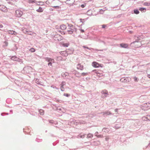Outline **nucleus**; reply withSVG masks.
Returning a JSON list of instances; mask_svg holds the SVG:
<instances>
[{
    "instance_id": "nucleus-1",
    "label": "nucleus",
    "mask_w": 150,
    "mask_h": 150,
    "mask_svg": "<svg viewBox=\"0 0 150 150\" xmlns=\"http://www.w3.org/2000/svg\"><path fill=\"white\" fill-rule=\"evenodd\" d=\"M141 108L144 110L150 109V103H147L143 104L141 106Z\"/></svg>"
},
{
    "instance_id": "nucleus-2",
    "label": "nucleus",
    "mask_w": 150,
    "mask_h": 150,
    "mask_svg": "<svg viewBox=\"0 0 150 150\" xmlns=\"http://www.w3.org/2000/svg\"><path fill=\"white\" fill-rule=\"evenodd\" d=\"M45 59L46 61L49 62L48 64V65L49 66H52V63L54 62V59L49 57H46Z\"/></svg>"
},
{
    "instance_id": "nucleus-3",
    "label": "nucleus",
    "mask_w": 150,
    "mask_h": 150,
    "mask_svg": "<svg viewBox=\"0 0 150 150\" xmlns=\"http://www.w3.org/2000/svg\"><path fill=\"white\" fill-rule=\"evenodd\" d=\"M24 69L25 70L26 72H28V73L33 71V69L30 66L25 67Z\"/></svg>"
},
{
    "instance_id": "nucleus-4",
    "label": "nucleus",
    "mask_w": 150,
    "mask_h": 150,
    "mask_svg": "<svg viewBox=\"0 0 150 150\" xmlns=\"http://www.w3.org/2000/svg\"><path fill=\"white\" fill-rule=\"evenodd\" d=\"M23 14L22 11L19 10H17L16 11V16L17 17H21Z\"/></svg>"
},
{
    "instance_id": "nucleus-5",
    "label": "nucleus",
    "mask_w": 150,
    "mask_h": 150,
    "mask_svg": "<svg viewBox=\"0 0 150 150\" xmlns=\"http://www.w3.org/2000/svg\"><path fill=\"white\" fill-rule=\"evenodd\" d=\"M101 93L102 94V97L103 98L106 97L107 95H108V91L105 90L102 91H101Z\"/></svg>"
},
{
    "instance_id": "nucleus-6",
    "label": "nucleus",
    "mask_w": 150,
    "mask_h": 150,
    "mask_svg": "<svg viewBox=\"0 0 150 150\" xmlns=\"http://www.w3.org/2000/svg\"><path fill=\"white\" fill-rule=\"evenodd\" d=\"M54 39L56 41H60L62 39L61 37L59 35H55L54 37Z\"/></svg>"
},
{
    "instance_id": "nucleus-7",
    "label": "nucleus",
    "mask_w": 150,
    "mask_h": 150,
    "mask_svg": "<svg viewBox=\"0 0 150 150\" xmlns=\"http://www.w3.org/2000/svg\"><path fill=\"white\" fill-rule=\"evenodd\" d=\"M72 28H69V30H68L67 31L68 32H76L77 31V29L74 26H71Z\"/></svg>"
},
{
    "instance_id": "nucleus-8",
    "label": "nucleus",
    "mask_w": 150,
    "mask_h": 150,
    "mask_svg": "<svg viewBox=\"0 0 150 150\" xmlns=\"http://www.w3.org/2000/svg\"><path fill=\"white\" fill-rule=\"evenodd\" d=\"M11 59L13 60L17 61L18 62H20L21 61V59H20L18 58L17 57L15 56H12L11 57Z\"/></svg>"
},
{
    "instance_id": "nucleus-9",
    "label": "nucleus",
    "mask_w": 150,
    "mask_h": 150,
    "mask_svg": "<svg viewBox=\"0 0 150 150\" xmlns=\"http://www.w3.org/2000/svg\"><path fill=\"white\" fill-rule=\"evenodd\" d=\"M120 81L122 82H127L129 81V79L127 78H122L120 79Z\"/></svg>"
},
{
    "instance_id": "nucleus-10",
    "label": "nucleus",
    "mask_w": 150,
    "mask_h": 150,
    "mask_svg": "<svg viewBox=\"0 0 150 150\" xmlns=\"http://www.w3.org/2000/svg\"><path fill=\"white\" fill-rule=\"evenodd\" d=\"M0 10L4 12H6L7 11L6 8L5 6L3 5H0Z\"/></svg>"
},
{
    "instance_id": "nucleus-11",
    "label": "nucleus",
    "mask_w": 150,
    "mask_h": 150,
    "mask_svg": "<svg viewBox=\"0 0 150 150\" xmlns=\"http://www.w3.org/2000/svg\"><path fill=\"white\" fill-rule=\"evenodd\" d=\"M120 47L124 48H127L128 47V45L127 44L122 43L120 44Z\"/></svg>"
},
{
    "instance_id": "nucleus-12",
    "label": "nucleus",
    "mask_w": 150,
    "mask_h": 150,
    "mask_svg": "<svg viewBox=\"0 0 150 150\" xmlns=\"http://www.w3.org/2000/svg\"><path fill=\"white\" fill-rule=\"evenodd\" d=\"M74 0H67L65 2L69 4H71L74 3Z\"/></svg>"
},
{
    "instance_id": "nucleus-13",
    "label": "nucleus",
    "mask_w": 150,
    "mask_h": 150,
    "mask_svg": "<svg viewBox=\"0 0 150 150\" xmlns=\"http://www.w3.org/2000/svg\"><path fill=\"white\" fill-rule=\"evenodd\" d=\"M77 68V69H80L81 70L83 69V66L81 65L80 64L78 65Z\"/></svg>"
},
{
    "instance_id": "nucleus-14",
    "label": "nucleus",
    "mask_w": 150,
    "mask_h": 150,
    "mask_svg": "<svg viewBox=\"0 0 150 150\" xmlns=\"http://www.w3.org/2000/svg\"><path fill=\"white\" fill-rule=\"evenodd\" d=\"M144 120H150V115H148L146 117H143Z\"/></svg>"
},
{
    "instance_id": "nucleus-15",
    "label": "nucleus",
    "mask_w": 150,
    "mask_h": 150,
    "mask_svg": "<svg viewBox=\"0 0 150 150\" xmlns=\"http://www.w3.org/2000/svg\"><path fill=\"white\" fill-rule=\"evenodd\" d=\"M66 28V26L64 25H61L60 26V29L62 30H64Z\"/></svg>"
},
{
    "instance_id": "nucleus-16",
    "label": "nucleus",
    "mask_w": 150,
    "mask_h": 150,
    "mask_svg": "<svg viewBox=\"0 0 150 150\" xmlns=\"http://www.w3.org/2000/svg\"><path fill=\"white\" fill-rule=\"evenodd\" d=\"M93 67H98L99 66V64L95 62H94L93 63Z\"/></svg>"
},
{
    "instance_id": "nucleus-17",
    "label": "nucleus",
    "mask_w": 150,
    "mask_h": 150,
    "mask_svg": "<svg viewBox=\"0 0 150 150\" xmlns=\"http://www.w3.org/2000/svg\"><path fill=\"white\" fill-rule=\"evenodd\" d=\"M36 11L38 12H42L43 11V9L41 7H40L38 9L36 10Z\"/></svg>"
},
{
    "instance_id": "nucleus-18",
    "label": "nucleus",
    "mask_w": 150,
    "mask_h": 150,
    "mask_svg": "<svg viewBox=\"0 0 150 150\" xmlns=\"http://www.w3.org/2000/svg\"><path fill=\"white\" fill-rule=\"evenodd\" d=\"M93 137V134L89 133L88 134L87 138H92Z\"/></svg>"
},
{
    "instance_id": "nucleus-19",
    "label": "nucleus",
    "mask_w": 150,
    "mask_h": 150,
    "mask_svg": "<svg viewBox=\"0 0 150 150\" xmlns=\"http://www.w3.org/2000/svg\"><path fill=\"white\" fill-rule=\"evenodd\" d=\"M103 115L106 114L107 115H111V113L110 112L107 111L102 112Z\"/></svg>"
},
{
    "instance_id": "nucleus-20",
    "label": "nucleus",
    "mask_w": 150,
    "mask_h": 150,
    "mask_svg": "<svg viewBox=\"0 0 150 150\" xmlns=\"http://www.w3.org/2000/svg\"><path fill=\"white\" fill-rule=\"evenodd\" d=\"M103 131L105 132H107L109 131V129L106 128H104L102 130Z\"/></svg>"
},
{
    "instance_id": "nucleus-21",
    "label": "nucleus",
    "mask_w": 150,
    "mask_h": 150,
    "mask_svg": "<svg viewBox=\"0 0 150 150\" xmlns=\"http://www.w3.org/2000/svg\"><path fill=\"white\" fill-rule=\"evenodd\" d=\"M139 10L142 11L144 12L146 11V9L144 8H139Z\"/></svg>"
},
{
    "instance_id": "nucleus-22",
    "label": "nucleus",
    "mask_w": 150,
    "mask_h": 150,
    "mask_svg": "<svg viewBox=\"0 0 150 150\" xmlns=\"http://www.w3.org/2000/svg\"><path fill=\"white\" fill-rule=\"evenodd\" d=\"M39 112L40 114L41 115H43L44 114V111L42 110V109L40 110H39Z\"/></svg>"
},
{
    "instance_id": "nucleus-23",
    "label": "nucleus",
    "mask_w": 150,
    "mask_h": 150,
    "mask_svg": "<svg viewBox=\"0 0 150 150\" xmlns=\"http://www.w3.org/2000/svg\"><path fill=\"white\" fill-rule=\"evenodd\" d=\"M14 32V31L13 30H9L8 31V33L9 34L13 35Z\"/></svg>"
},
{
    "instance_id": "nucleus-24",
    "label": "nucleus",
    "mask_w": 150,
    "mask_h": 150,
    "mask_svg": "<svg viewBox=\"0 0 150 150\" xmlns=\"http://www.w3.org/2000/svg\"><path fill=\"white\" fill-rule=\"evenodd\" d=\"M88 15L91 16L92 14V11L91 10L88 11L87 12Z\"/></svg>"
},
{
    "instance_id": "nucleus-25",
    "label": "nucleus",
    "mask_w": 150,
    "mask_h": 150,
    "mask_svg": "<svg viewBox=\"0 0 150 150\" xmlns=\"http://www.w3.org/2000/svg\"><path fill=\"white\" fill-rule=\"evenodd\" d=\"M134 13L136 14H138L139 13V11L137 9L134 10Z\"/></svg>"
},
{
    "instance_id": "nucleus-26",
    "label": "nucleus",
    "mask_w": 150,
    "mask_h": 150,
    "mask_svg": "<svg viewBox=\"0 0 150 150\" xmlns=\"http://www.w3.org/2000/svg\"><path fill=\"white\" fill-rule=\"evenodd\" d=\"M22 30L23 32L25 33H27L28 32V31L26 29L24 28V29H23Z\"/></svg>"
},
{
    "instance_id": "nucleus-27",
    "label": "nucleus",
    "mask_w": 150,
    "mask_h": 150,
    "mask_svg": "<svg viewBox=\"0 0 150 150\" xmlns=\"http://www.w3.org/2000/svg\"><path fill=\"white\" fill-rule=\"evenodd\" d=\"M85 134H83V135H80L79 136H78V138H79V137L81 138H84L85 136Z\"/></svg>"
},
{
    "instance_id": "nucleus-28",
    "label": "nucleus",
    "mask_w": 150,
    "mask_h": 150,
    "mask_svg": "<svg viewBox=\"0 0 150 150\" xmlns=\"http://www.w3.org/2000/svg\"><path fill=\"white\" fill-rule=\"evenodd\" d=\"M143 36L142 35H141V36H138L137 37V40L136 39V40H140L141 39V38H142Z\"/></svg>"
},
{
    "instance_id": "nucleus-29",
    "label": "nucleus",
    "mask_w": 150,
    "mask_h": 150,
    "mask_svg": "<svg viewBox=\"0 0 150 150\" xmlns=\"http://www.w3.org/2000/svg\"><path fill=\"white\" fill-rule=\"evenodd\" d=\"M69 45L68 43H64L63 44V46L64 47H68Z\"/></svg>"
},
{
    "instance_id": "nucleus-30",
    "label": "nucleus",
    "mask_w": 150,
    "mask_h": 150,
    "mask_svg": "<svg viewBox=\"0 0 150 150\" xmlns=\"http://www.w3.org/2000/svg\"><path fill=\"white\" fill-rule=\"evenodd\" d=\"M133 79H134V81L135 82H137L138 81V79L136 77H134Z\"/></svg>"
},
{
    "instance_id": "nucleus-31",
    "label": "nucleus",
    "mask_w": 150,
    "mask_h": 150,
    "mask_svg": "<svg viewBox=\"0 0 150 150\" xmlns=\"http://www.w3.org/2000/svg\"><path fill=\"white\" fill-rule=\"evenodd\" d=\"M30 51L31 52H35V50L33 48H31L30 50Z\"/></svg>"
},
{
    "instance_id": "nucleus-32",
    "label": "nucleus",
    "mask_w": 150,
    "mask_h": 150,
    "mask_svg": "<svg viewBox=\"0 0 150 150\" xmlns=\"http://www.w3.org/2000/svg\"><path fill=\"white\" fill-rule=\"evenodd\" d=\"M61 90L62 91H64V88L63 86H61L60 87Z\"/></svg>"
},
{
    "instance_id": "nucleus-33",
    "label": "nucleus",
    "mask_w": 150,
    "mask_h": 150,
    "mask_svg": "<svg viewBox=\"0 0 150 150\" xmlns=\"http://www.w3.org/2000/svg\"><path fill=\"white\" fill-rule=\"evenodd\" d=\"M65 84L66 83L64 81H63L62 82L61 84V86H64L65 85Z\"/></svg>"
},
{
    "instance_id": "nucleus-34",
    "label": "nucleus",
    "mask_w": 150,
    "mask_h": 150,
    "mask_svg": "<svg viewBox=\"0 0 150 150\" xmlns=\"http://www.w3.org/2000/svg\"><path fill=\"white\" fill-rule=\"evenodd\" d=\"M64 96H66V97H68L70 96V95L67 93H64Z\"/></svg>"
},
{
    "instance_id": "nucleus-35",
    "label": "nucleus",
    "mask_w": 150,
    "mask_h": 150,
    "mask_svg": "<svg viewBox=\"0 0 150 150\" xmlns=\"http://www.w3.org/2000/svg\"><path fill=\"white\" fill-rule=\"evenodd\" d=\"M150 4V3H144V5H145V6H149L150 5L149 4Z\"/></svg>"
},
{
    "instance_id": "nucleus-36",
    "label": "nucleus",
    "mask_w": 150,
    "mask_h": 150,
    "mask_svg": "<svg viewBox=\"0 0 150 150\" xmlns=\"http://www.w3.org/2000/svg\"><path fill=\"white\" fill-rule=\"evenodd\" d=\"M88 75L87 73H81V75L83 76H86Z\"/></svg>"
},
{
    "instance_id": "nucleus-37",
    "label": "nucleus",
    "mask_w": 150,
    "mask_h": 150,
    "mask_svg": "<svg viewBox=\"0 0 150 150\" xmlns=\"http://www.w3.org/2000/svg\"><path fill=\"white\" fill-rule=\"evenodd\" d=\"M86 6V4H84L81 5V6L82 8H83Z\"/></svg>"
},
{
    "instance_id": "nucleus-38",
    "label": "nucleus",
    "mask_w": 150,
    "mask_h": 150,
    "mask_svg": "<svg viewBox=\"0 0 150 150\" xmlns=\"http://www.w3.org/2000/svg\"><path fill=\"white\" fill-rule=\"evenodd\" d=\"M97 137L98 138H102L103 137V136L102 135H99L97 136Z\"/></svg>"
},
{
    "instance_id": "nucleus-39",
    "label": "nucleus",
    "mask_w": 150,
    "mask_h": 150,
    "mask_svg": "<svg viewBox=\"0 0 150 150\" xmlns=\"http://www.w3.org/2000/svg\"><path fill=\"white\" fill-rule=\"evenodd\" d=\"M53 8H60V7L58 6H53Z\"/></svg>"
},
{
    "instance_id": "nucleus-40",
    "label": "nucleus",
    "mask_w": 150,
    "mask_h": 150,
    "mask_svg": "<svg viewBox=\"0 0 150 150\" xmlns=\"http://www.w3.org/2000/svg\"><path fill=\"white\" fill-rule=\"evenodd\" d=\"M29 1H30V2H32V3H35L36 2V0H30Z\"/></svg>"
},
{
    "instance_id": "nucleus-41",
    "label": "nucleus",
    "mask_w": 150,
    "mask_h": 150,
    "mask_svg": "<svg viewBox=\"0 0 150 150\" xmlns=\"http://www.w3.org/2000/svg\"><path fill=\"white\" fill-rule=\"evenodd\" d=\"M83 47L84 48H86L87 49H89L90 50V49L89 48H88V47H86L85 46H83Z\"/></svg>"
},
{
    "instance_id": "nucleus-42",
    "label": "nucleus",
    "mask_w": 150,
    "mask_h": 150,
    "mask_svg": "<svg viewBox=\"0 0 150 150\" xmlns=\"http://www.w3.org/2000/svg\"><path fill=\"white\" fill-rule=\"evenodd\" d=\"M68 26L69 27V28H72V27H71V26H73V25H71V24H68Z\"/></svg>"
},
{
    "instance_id": "nucleus-43",
    "label": "nucleus",
    "mask_w": 150,
    "mask_h": 150,
    "mask_svg": "<svg viewBox=\"0 0 150 150\" xmlns=\"http://www.w3.org/2000/svg\"><path fill=\"white\" fill-rule=\"evenodd\" d=\"M109 138L108 137H106L105 138V140L106 141H108Z\"/></svg>"
},
{
    "instance_id": "nucleus-44",
    "label": "nucleus",
    "mask_w": 150,
    "mask_h": 150,
    "mask_svg": "<svg viewBox=\"0 0 150 150\" xmlns=\"http://www.w3.org/2000/svg\"><path fill=\"white\" fill-rule=\"evenodd\" d=\"M80 22L82 23H83V21H84V19H80Z\"/></svg>"
},
{
    "instance_id": "nucleus-45",
    "label": "nucleus",
    "mask_w": 150,
    "mask_h": 150,
    "mask_svg": "<svg viewBox=\"0 0 150 150\" xmlns=\"http://www.w3.org/2000/svg\"><path fill=\"white\" fill-rule=\"evenodd\" d=\"M28 34L29 35H33V34H35L34 33H31L30 32L29 33V32H28Z\"/></svg>"
},
{
    "instance_id": "nucleus-46",
    "label": "nucleus",
    "mask_w": 150,
    "mask_h": 150,
    "mask_svg": "<svg viewBox=\"0 0 150 150\" xmlns=\"http://www.w3.org/2000/svg\"><path fill=\"white\" fill-rule=\"evenodd\" d=\"M68 74L67 73H65L64 74V75L62 74V75L63 76H66Z\"/></svg>"
},
{
    "instance_id": "nucleus-47",
    "label": "nucleus",
    "mask_w": 150,
    "mask_h": 150,
    "mask_svg": "<svg viewBox=\"0 0 150 150\" xmlns=\"http://www.w3.org/2000/svg\"><path fill=\"white\" fill-rule=\"evenodd\" d=\"M98 132H96L95 133V136L97 137V136H98Z\"/></svg>"
},
{
    "instance_id": "nucleus-48",
    "label": "nucleus",
    "mask_w": 150,
    "mask_h": 150,
    "mask_svg": "<svg viewBox=\"0 0 150 150\" xmlns=\"http://www.w3.org/2000/svg\"><path fill=\"white\" fill-rule=\"evenodd\" d=\"M38 3H39V5H40L43 2H41V1H39V2H38Z\"/></svg>"
},
{
    "instance_id": "nucleus-49",
    "label": "nucleus",
    "mask_w": 150,
    "mask_h": 150,
    "mask_svg": "<svg viewBox=\"0 0 150 150\" xmlns=\"http://www.w3.org/2000/svg\"><path fill=\"white\" fill-rule=\"evenodd\" d=\"M106 27V25H102V27L103 28H105Z\"/></svg>"
},
{
    "instance_id": "nucleus-50",
    "label": "nucleus",
    "mask_w": 150,
    "mask_h": 150,
    "mask_svg": "<svg viewBox=\"0 0 150 150\" xmlns=\"http://www.w3.org/2000/svg\"><path fill=\"white\" fill-rule=\"evenodd\" d=\"M81 123V124H85V122L83 121H81V122H80Z\"/></svg>"
},
{
    "instance_id": "nucleus-51",
    "label": "nucleus",
    "mask_w": 150,
    "mask_h": 150,
    "mask_svg": "<svg viewBox=\"0 0 150 150\" xmlns=\"http://www.w3.org/2000/svg\"><path fill=\"white\" fill-rule=\"evenodd\" d=\"M17 34V33L16 32H15V31H14V34H13V35H16Z\"/></svg>"
},
{
    "instance_id": "nucleus-52",
    "label": "nucleus",
    "mask_w": 150,
    "mask_h": 150,
    "mask_svg": "<svg viewBox=\"0 0 150 150\" xmlns=\"http://www.w3.org/2000/svg\"><path fill=\"white\" fill-rule=\"evenodd\" d=\"M147 76L149 78H150V74H148Z\"/></svg>"
},
{
    "instance_id": "nucleus-53",
    "label": "nucleus",
    "mask_w": 150,
    "mask_h": 150,
    "mask_svg": "<svg viewBox=\"0 0 150 150\" xmlns=\"http://www.w3.org/2000/svg\"><path fill=\"white\" fill-rule=\"evenodd\" d=\"M81 32H82V33H83L84 32V30H83V29H81Z\"/></svg>"
},
{
    "instance_id": "nucleus-54",
    "label": "nucleus",
    "mask_w": 150,
    "mask_h": 150,
    "mask_svg": "<svg viewBox=\"0 0 150 150\" xmlns=\"http://www.w3.org/2000/svg\"><path fill=\"white\" fill-rule=\"evenodd\" d=\"M117 110H118V109H116L115 110V112H117Z\"/></svg>"
},
{
    "instance_id": "nucleus-55",
    "label": "nucleus",
    "mask_w": 150,
    "mask_h": 150,
    "mask_svg": "<svg viewBox=\"0 0 150 150\" xmlns=\"http://www.w3.org/2000/svg\"><path fill=\"white\" fill-rule=\"evenodd\" d=\"M3 25L1 24H0V28H2L3 27Z\"/></svg>"
},
{
    "instance_id": "nucleus-56",
    "label": "nucleus",
    "mask_w": 150,
    "mask_h": 150,
    "mask_svg": "<svg viewBox=\"0 0 150 150\" xmlns=\"http://www.w3.org/2000/svg\"><path fill=\"white\" fill-rule=\"evenodd\" d=\"M69 32V34H71L72 33H73V32Z\"/></svg>"
},
{
    "instance_id": "nucleus-57",
    "label": "nucleus",
    "mask_w": 150,
    "mask_h": 150,
    "mask_svg": "<svg viewBox=\"0 0 150 150\" xmlns=\"http://www.w3.org/2000/svg\"><path fill=\"white\" fill-rule=\"evenodd\" d=\"M58 31L59 32H61V30H60L58 29Z\"/></svg>"
},
{
    "instance_id": "nucleus-58",
    "label": "nucleus",
    "mask_w": 150,
    "mask_h": 150,
    "mask_svg": "<svg viewBox=\"0 0 150 150\" xmlns=\"http://www.w3.org/2000/svg\"><path fill=\"white\" fill-rule=\"evenodd\" d=\"M59 27V26H56V28H58Z\"/></svg>"
},
{
    "instance_id": "nucleus-59",
    "label": "nucleus",
    "mask_w": 150,
    "mask_h": 150,
    "mask_svg": "<svg viewBox=\"0 0 150 150\" xmlns=\"http://www.w3.org/2000/svg\"><path fill=\"white\" fill-rule=\"evenodd\" d=\"M148 44L150 45V41L148 43Z\"/></svg>"
},
{
    "instance_id": "nucleus-60",
    "label": "nucleus",
    "mask_w": 150,
    "mask_h": 150,
    "mask_svg": "<svg viewBox=\"0 0 150 150\" xmlns=\"http://www.w3.org/2000/svg\"><path fill=\"white\" fill-rule=\"evenodd\" d=\"M52 121H50V122H51V123H52V122H51Z\"/></svg>"
},
{
    "instance_id": "nucleus-61",
    "label": "nucleus",
    "mask_w": 150,
    "mask_h": 150,
    "mask_svg": "<svg viewBox=\"0 0 150 150\" xmlns=\"http://www.w3.org/2000/svg\"><path fill=\"white\" fill-rule=\"evenodd\" d=\"M96 50V51H98V50H97V49H96V50Z\"/></svg>"
},
{
    "instance_id": "nucleus-62",
    "label": "nucleus",
    "mask_w": 150,
    "mask_h": 150,
    "mask_svg": "<svg viewBox=\"0 0 150 150\" xmlns=\"http://www.w3.org/2000/svg\"><path fill=\"white\" fill-rule=\"evenodd\" d=\"M66 55H68V54H66ZM66 55H65V56H66Z\"/></svg>"
},
{
    "instance_id": "nucleus-63",
    "label": "nucleus",
    "mask_w": 150,
    "mask_h": 150,
    "mask_svg": "<svg viewBox=\"0 0 150 150\" xmlns=\"http://www.w3.org/2000/svg\"><path fill=\"white\" fill-rule=\"evenodd\" d=\"M64 32H63V33H63V34H65V33H64Z\"/></svg>"
},
{
    "instance_id": "nucleus-64",
    "label": "nucleus",
    "mask_w": 150,
    "mask_h": 150,
    "mask_svg": "<svg viewBox=\"0 0 150 150\" xmlns=\"http://www.w3.org/2000/svg\"><path fill=\"white\" fill-rule=\"evenodd\" d=\"M63 52H65V51H63Z\"/></svg>"
}]
</instances>
